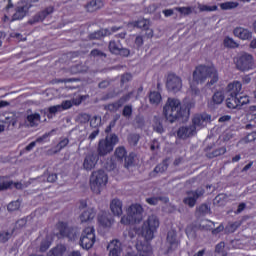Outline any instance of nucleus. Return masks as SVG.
<instances>
[{"mask_svg": "<svg viewBox=\"0 0 256 256\" xmlns=\"http://www.w3.org/2000/svg\"><path fill=\"white\" fill-rule=\"evenodd\" d=\"M108 49L113 55H119V51L121 48H119V45L117 44V42H115V40H111L109 42Z\"/></svg>", "mask_w": 256, "mask_h": 256, "instance_id": "41", "label": "nucleus"}, {"mask_svg": "<svg viewBox=\"0 0 256 256\" xmlns=\"http://www.w3.org/2000/svg\"><path fill=\"white\" fill-rule=\"evenodd\" d=\"M98 161H99V155L93 154V153L87 154L84 158L83 168L85 169V171H93Z\"/></svg>", "mask_w": 256, "mask_h": 256, "instance_id": "18", "label": "nucleus"}, {"mask_svg": "<svg viewBox=\"0 0 256 256\" xmlns=\"http://www.w3.org/2000/svg\"><path fill=\"white\" fill-rule=\"evenodd\" d=\"M124 167H126V169H129L130 167H133L134 163H135V154L130 153L128 156H126L124 158Z\"/></svg>", "mask_w": 256, "mask_h": 256, "instance_id": "40", "label": "nucleus"}, {"mask_svg": "<svg viewBox=\"0 0 256 256\" xmlns=\"http://www.w3.org/2000/svg\"><path fill=\"white\" fill-rule=\"evenodd\" d=\"M122 115L126 119H131V117L133 116V105L131 104L125 105L122 110Z\"/></svg>", "mask_w": 256, "mask_h": 256, "instance_id": "38", "label": "nucleus"}, {"mask_svg": "<svg viewBox=\"0 0 256 256\" xmlns=\"http://www.w3.org/2000/svg\"><path fill=\"white\" fill-rule=\"evenodd\" d=\"M166 243H168L167 253L177 251L181 242L177 239V231L169 230L167 233Z\"/></svg>", "mask_w": 256, "mask_h": 256, "instance_id": "16", "label": "nucleus"}, {"mask_svg": "<svg viewBox=\"0 0 256 256\" xmlns=\"http://www.w3.org/2000/svg\"><path fill=\"white\" fill-rule=\"evenodd\" d=\"M154 131H156V133H164L165 129L163 128V124L158 123L154 126Z\"/></svg>", "mask_w": 256, "mask_h": 256, "instance_id": "62", "label": "nucleus"}, {"mask_svg": "<svg viewBox=\"0 0 256 256\" xmlns=\"http://www.w3.org/2000/svg\"><path fill=\"white\" fill-rule=\"evenodd\" d=\"M211 121V115L207 113L196 114L192 118V127H195V132L197 133V128L203 129L207 126V123Z\"/></svg>", "mask_w": 256, "mask_h": 256, "instance_id": "14", "label": "nucleus"}, {"mask_svg": "<svg viewBox=\"0 0 256 256\" xmlns=\"http://www.w3.org/2000/svg\"><path fill=\"white\" fill-rule=\"evenodd\" d=\"M95 215H97V212L93 208H88L80 215V221L81 223H88V221H93L95 219Z\"/></svg>", "mask_w": 256, "mask_h": 256, "instance_id": "24", "label": "nucleus"}, {"mask_svg": "<svg viewBox=\"0 0 256 256\" xmlns=\"http://www.w3.org/2000/svg\"><path fill=\"white\" fill-rule=\"evenodd\" d=\"M223 201H225V195L219 194L215 197V202L217 203V205H223Z\"/></svg>", "mask_w": 256, "mask_h": 256, "instance_id": "60", "label": "nucleus"}, {"mask_svg": "<svg viewBox=\"0 0 256 256\" xmlns=\"http://www.w3.org/2000/svg\"><path fill=\"white\" fill-rule=\"evenodd\" d=\"M19 207H21V203H19V201H13L8 204L7 209L8 211L13 212L18 211Z\"/></svg>", "mask_w": 256, "mask_h": 256, "instance_id": "48", "label": "nucleus"}, {"mask_svg": "<svg viewBox=\"0 0 256 256\" xmlns=\"http://www.w3.org/2000/svg\"><path fill=\"white\" fill-rule=\"evenodd\" d=\"M133 79V75H131V73H125L121 76V80H120V85L121 87H123V85H125V83H129V81H131Z\"/></svg>", "mask_w": 256, "mask_h": 256, "instance_id": "47", "label": "nucleus"}, {"mask_svg": "<svg viewBox=\"0 0 256 256\" xmlns=\"http://www.w3.org/2000/svg\"><path fill=\"white\" fill-rule=\"evenodd\" d=\"M89 97L88 95H80L72 100L73 105H81Z\"/></svg>", "mask_w": 256, "mask_h": 256, "instance_id": "52", "label": "nucleus"}, {"mask_svg": "<svg viewBox=\"0 0 256 256\" xmlns=\"http://www.w3.org/2000/svg\"><path fill=\"white\" fill-rule=\"evenodd\" d=\"M198 9L201 13H203L205 11H207V12L217 11V5L207 6L205 4H198Z\"/></svg>", "mask_w": 256, "mask_h": 256, "instance_id": "44", "label": "nucleus"}, {"mask_svg": "<svg viewBox=\"0 0 256 256\" xmlns=\"http://www.w3.org/2000/svg\"><path fill=\"white\" fill-rule=\"evenodd\" d=\"M119 143V136L117 134H111L104 139H100L97 148L98 157H105L109 153L113 152L115 145Z\"/></svg>", "mask_w": 256, "mask_h": 256, "instance_id": "8", "label": "nucleus"}, {"mask_svg": "<svg viewBox=\"0 0 256 256\" xmlns=\"http://www.w3.org/2000/svg\"><path fill=\"white\" fill-rule=\"evenodd\" d=\"M209 211H211V208H209V205L207 204H201L198 208V213H200L201 215H207Z\"/></svg>", "mask_w": 256, "mask_h": 256, "instance_id": "51", "label": "nucleus"}, {"mask_svg": "<svg viewBox=\"0 0 256 256\" xmlns=\"http://www.w3.org/2000/svg\"><path fill=\"white\" fill-rule=\"evenodd\" d=\"M110 209L113 215H116V217H121V215H123V202L117 198H114L110 203Z\"/></svg>", "mask_w": 256, "mask_h": 256, "instance_id": "22", "label": "nucleus"}, {"mask_svg": "<svg viewBox=\"0 0 256 256\" xmlns=\"http://www.w3.org/2000/svg\"><path fill=\"white\" fill-rule=\"evenodd\" d=\"M212 101L216 105H221V103L225 101V93H223L222 91L215 92L214 95L212 96Z\"/></svg>", "mask_w": 256, "mask_h": 256, "instance_id": "34", "label": "nucleus"}, {"mask_svg": "<svg viewBox=\"0 0 256 256\" xmlns=\"http://www.w3.org/2000/svg\"><path fill=\"white\" fill-rule=\"evenodd\" d=\"M131 97H133V91L124 94L117 101L105 105L104 109L105 111H109V113H117L125 103H129V101H131Z\"/></svg>", "mask_w": 256, "mask_h": 256, "instance_id": "12", "label": "nucleus"}, {"mask_svg": "<svg viewBox=\"0 0 256 256\" xmlns=\"http://www.w3.org/2000/svg\"><path fill=\"white\" fill-rule=\"evenodd\" d=\"M134 25L139 29H144V31H147V29H149V25H147V20H138L135 22Z\"/></svg>", "mask_w": 256, "mask_h": 256, "instance_id": "49", "label": "nucleus"}, {"mask_svg": "<svg viewBox=\"0 0 256 256\" xmlns=\"http://www.w3.org/2000/svg\"><path fill=\"white\" fill-rule=\"evenodd\" d=\"M166 89L171 93H179L183 89V80L175 73H169L166 78Z\"/></svg>", "mask_w": 256, "mask_h": 256, "instance_id": "11", "label": "nucleus"}, {"mask_svg": "<svg viewBox=\"0 0 256 256\" xmlns=\"http://www.w3.org/2000/svg\"><path fill=\"white\" fill-rule=\"evenodd\" d=\"M109 181V177L107 176V173H105V170H98L92 172L90 176V188L91 191L94 192L96 195L101 194V190L105 185H107Z\"/></svg>", "mask_w": 256, "mask_h": 256, "instance_id": "7", "label": "nucleus"}, {"mask_svg": "<svg viewBox=\"0 0 256 256\" xmlns=\"http://www.w3.org/2000/svg\"><path fill=\"white\" fill-rule=\"evenodd\" d=\"M108 249H110L109 256H121V253H123V247L119 240H112Z\"/></svg>", "mask_w": 256, "mask_h": 256, "instance_id": "21", "label": "nucleus"}, {"mask_svg": "<svg viewBox=\"0 0 256 256\" xmlns=\"http://www.w3.org/2000/svg\"><path fill=\"white\" fill-rule=\"evenodd\" d=\"M47 181L48 183H55V181H57V174L55 173L49 174L47 177Z\"/></svg>", "mask_w": 256, "mask_h": 256, "instance_id": "63", "label": "nucleus"}, {"mask_svg": "<svg viewBox=\"0 0 256 256\" xmlns=\"http://www.w3.org/2000/svg\"><path fill=\"white\" fill-rule=\"evenodd\" d=\"M67 252V247L63 244H58L48 252V256H63Z\"/></svg>", "mask_w": 256, "mask_h": 256, "instance_id": "27", "label": "nucleus"}, {"mask_svg": "<svg viewBox=\"0 0 256 256\" xmlns=\"http://www.w3.org/2000/svg\"><path fill=\"white\" fill-rule=\"evenodd\" d=\"M130 141L134 143V145H137L139 143V134H132L130 136Z\"/></svg>", "mask_w": 256, "mask_h": 256, "instance_id": "64", "label": "nucleus"}, {"mask_svg": "<svg viewBox=\"0 0 256 256\" xmlns=\"http://www.w3.org/2000/svg\"><path fill=\"white\" fill-rule=\"evenodd\" d=\"M167 169H169V164L167 163V160H163L152 172H150L149 177H157V174L165 173Z\"/></svg>", "mask_w": 256, "mask_h": 256, "instance_id": "25", "label": "nucleus"}, {"mask_svg": "<svg viewBox=\"0 0 256 256\" xmlns=\"http://www.w3.org/2000/svg\"><path fill=\"white\" fill-rule=\"evenodd\" d=\"M214 256H225V241H222L216 245Z\"/></svg>", "mask_w": 256, "mask_h": 256, "instance_id": "35", "label": "nucleus"}, {"mask_svg": "<svg viewBox=\"0 0 256 256\" xmlns=\"http://www.w3.org/2000/svg\"><path fill=\"white\" fill-rule=\"evenodd\" d=\"M161 149V144L159 143V140L153 139L151 141L150 150L151 151H159Z\"/></svg>", "mask_w": 256, "mask_h": 256, "instance_id": "53", "label": "nucleus"}, {"mask_svg": "<svg viewBox=\"0 0 256 256\" xmlns=\"http://www.w3.org/2000/svg\"><path fill=\"white\" fill-rule=\"evenodd\" d=\"M143 221V206L141 204H132L127 209V215L122 216L120 223L122 225H136Z\"/></svg>", "mask_w": 256, "mask_h": 256, "instance_id": "5", "label": "nucleus"}, {"mask_svg": "<svg viewBox=\"0 0 256 256\" xmlns=\"http://www.w3.org/2000/svg\"><path fill=\"white\" fill-rule=\"evenodd\" d=\"M54 237H57V239L75 241V239H77V228L69 226L67 222L58 221L54 228Z\"/></svg>", "mask_w": 256, "mask_h": 256, "instance_id": "6", "label": "nucleus"}, {"mask_svg": "<svg viewBox=\"0 0 256 256\" xmlns=\"http://www.w3.org/2000/svg\"><path fill=\"white\" fill-rule=\"evenodd\" d=\"M161 93L158 91H152L149 94V101L151 105H159L162 101Z\"/></svg>", "mask_w": 256, "mask_h": 256, "instance_id": "29", "label": "nucleus"}, {"mask_svg": "<svg viewBox=\"0 0 256 256\" xmlns=\"http://www.w3.org/2000/svg\"><path fill=\"white\" fill-rule=\"evenodd\" d=\"M61 111H67V109H71L73 107V102L71 100H65L60 105Z\"/></svg>", "mask_w": 256, "mask_h": 256, "instance_id": "54", "label": "nucleus"}, {"mask_svg": "<svg viewBox=\"0 0 256 256\" xmlns=\"http://www.w3.org/2000/svg\"><path fill=\"white\" fill-rule=\"evenodd\" d=\"M225 154V148H220L219 150H215L214 152H212L209 157L210 159H212V157H219V155H223Z\"/></svg>", "mask_w": 256, "mask_h": 256, "instance_id": "58", "label": "nucleus"}, {"mask_svg": "<svg viewBox=\"0 0 256 256\" xmlns=\"http://www.w3.org/2000/svg\"><path fill=\"white\" fill-rule=\"evenodd\" d=\"M13 233H15V230L9 231H2L0 233V243H7L11 237H13Z\"/></svg>", "mask_w": 256, "mask_h": 256, "instance_id": "37", "label": "nucleus"}, {"mask_svg": "<svg viewBox=\"0 0 256 256\" xmlns=\"http://www.w3.org/2000/svg\"><path fill=\"white\" fill-rule=\"evenodd\" d=\"M159 229V218L155 215H151L148 219L143 223L141 228L134 227L130 229L128 235L131 239L138 235L139 237H144L145 241H137L136 249L138 253L135 256H151L153 255V248L149 241L155 237V233Z\"/></svg>", "mask_w": 256, "mask_h": 256, "instance_id": "1", "label": "nucleus"}, {"mask_svg": "<svg viewBox=\"0 0 256 256\" xmlns=\"http://www.w3.org/2000/svg\"><path fill=\"white\" fill-rule=\"evenodd\" d=\"M69 145V138H64L59 141V143L56 145V153H59L62 149H65Z\"/></svg>", "mask_w": 256, "mask_h": 256, "instance_id": "46", "label": "nucleus"}, {"mask_svg": "<svg viewBox=\"0 0 256 256\" xmlns=\"http://www.w3.org/2000/svg\"><path fill=\"white\" fill-rule=\"evenodd\" d=\"M194 83H205L208 79L210 81L207 82L206 87L211 88L215 83L219 81V72L215 65L211 64L209 66L200 64L196 66L195 70L192 74Z\"/></svg>", "mask_w": 256, "mask_h": 256, "instance_id": "2", "label": "nucleus"}, {"mask_svg": "<svg viewBox=\"0 0 256 256\" xmlns=\"http://www.w3.org/2000/svg\"><path fill=\"white\" fill-rule=\"evenodd\" d=\"M109 35V30L104 29V30H98L93 33L89 34V39L95 40V39H103V37H107Z\"/></svg>", "mask_w": 256, "mask_h": 256, "instance_id": "30", "label": "nucleus"}, {"mask_svg": "<svg viewBox=\"0 0 256 256\" xmlns=\"http://www.w3.org/2000/svg\"><path fill=\"white\" fill-rule=\"evenodd\" d=\"M134 43L137 49H141V46L144 45L145 43V41L143 40V36L141 35L136 36Z\"/></svg>", "mask_w": 256, "mask_h": 256, "instance_id": "55", "label": "nucleus"}, {"mask_svg": "<svg viewBox=\"0 0 256 256\" xmlns=\"http://www.w3.org/2000/svg\"><path fill=\"white\" fill-rule=\"evenodd\" d=\"M101 125V119H99L97 116H94L91 120H90V126L94 127L95 129H97V127Z\"/></svg>", "mask_w": 256, "mask_h": 256, "instance_id": "56", "label": "nucleus"}, {"mask_svg": "<svg viewBox=\"0 0 256 256\" xmlns=\"http://www.w3.org/2000/svg\"><path fill=\"white\" fill-rule=\"evenodd\" d=\"M90 57H93L94 59H107V54L99 49H93L90 52Z\"/></svg>", "mask_w": 256, "mask_h": 256, "instance_id": "36", "label": "nucleus"}, {"mask_svg": "<svg viewBox=\"0 0 256 256\" xmlns=\"http://www.w3.org/2000/svg\"><path fill=\"white\" fill-rule=\"evenodd\" d=\"M114 155L116 159H118V161H123V159L127 157V150L125 149V147L120 146L116 148Z\"/></svg>", "mask_w": 256, "mask_h": 256, "instance_id": "33", "label": "nucleus"}, {"mask_svg": "<svg viewBox=\"0 0 256 256\" xmlns=\"http://www.w3.org/2000/svg\"><path fill=\"white\" fill-rule=\"evenodd\" d=\"M113 219L107 217V213L106 212H102L101 214L98 215V223L100 225V227H111V225H113Z\"/></svg>", "mask_w": 256, "mask_h": 256, "instance_id": "26", "label": "nucleus"}, {"mask_svg": "<svg viewBox=\"0 0 256 256\" xmlns=\"http://www.w3.org/2000/svg\"><path fill=\"white\" fill-rule=\"evenodd\" d=\"M97 241V237L95 236V227H86L81 234L80 237V246L82 249H92L93 245Z\"/></svg>", "mask_w": 256, "mask_h": 256, "instance_id": "10", "label": "nucleus"}, {"mask_svg": "<svg viewBox=\"0 0 256 256\" xmlns=\"http://www.w3.org/2000/svg\"><path fill=\"white\" fill-rule=\"evenodd\" d=\"M61 111V105H56V106H51L48 108V114L47 117L48 119H51L55 113H59Z\"/></svg>", "mask_w": 256, "mask_h": 256, "instance_id": "45", "label": "nucleus"}, {"mask_svg": "<svg viewBox=\"0 0 256 256\" xmlns=\"http://www.w3.org/2000/svg\"><path fill=\"white\" fill-rule=\"evenodd\" d=\"M234 63L239 71H251L255 69V59L249 53L238 54L234 58Z\"/></svg>", "mask_w": 256, "mask_h": 256, "instance_id": "9", "label": "nucleus"}, {"mask_svg": "<svg viewBox=\"0 0 256 256\" xmlns=\"http://www.w3.org/2000/svg\"><path fill=\"white\" fill-rule=\"evenodd\" d=\"M187 110L181 106V101L176 98H168L163 107V115L169 123H175L177 119H183Z\"/></svg>", "mask_w": 256, "mask_h": 256, "instance_id": "3", "label": "nucleus"}, {"mask_svg": "<svg viewBox=\"0 0 256 256\" xmlns=\"http://www.w3.org/2000/svg\"><path fill=\"white\" fill-rule=\"evenodd\" d=\"M118 55L121 57H129V55H131V50L127 48H120Z\"/></svg>", "mask_w": 256, "mask_h": 256, "instance_id": "57", "label": "nucleus"}, {"mask_svg": "<svg viewBox=\"0 0 256 256\" xmlns=\"http://www.w3.org/2000/svg\"><path fill=\"white\" fill-rule=\"evenodd\" d=\"M49 137V133H46L40 137H38L36 139V141L31 142L30 144H28L25 148L26 151H31L34 149V147L37 145V143H43V141H45V139H47Z\"/></svg>", "mask_w": 256, "mask_h": 256, "instance_id": "32", "label": "nucleus"}, {"mask_svg": "<svg viewBox=\"0 0 256 256\" xmlns=\"http://www.w3.org/2000/svg\"><path fill=\"white\" fill-rule=\"evenodd\" d=\"M51 245H53V239L49 236H46V238L41 241L39 248L40 253H45L46 251H48Z\"/></svg>", "mask_w": 256, "mask_h": 256, "instance_id": "28", "label": "nucleus"}, {"mask_svg": "<svg viewBox=\"0 0 256 256\" xmlns=\"http://www.w3.org/2000/svg\"><path fill=\"white\" fill-rule=\"evenodd\" d=\"M104 5L102 0H92L86 4L85 9L88 13H95V11L102 9Z\"/></svg>", "mask_w": 256, "mask_h": 256, "instance_id": "23", "label": "nucleus"}, {"mask_svg": "<svg viewBox=\"0 0 256 256\" xmlns=\"http://www.w3.org/2000/svg\"><path fill=\"white\" fill-rule=\"evenodd\" d=\"M159 201H163V197L146 198V203H148V205H158Z\"/></svg>", "mask_w": 256, "mask_h": 256, "instance_id": "50", "label": "nucleus"}, {"mask_svg": "<svg viewBox=\"0 0 256 256\" xmlns=\"http://www.w3.org/2000/svg\"><path fill=\"white\" fill-rule=\"evenodd\" d=\"M195 126H182L177 130L178 139H189L195 135Z\"/></svg>", "mask_w": 256, "mask_h": 256, "instance_id": "19", "label": "nucleus"}, {"mask_svg": "<svg viewBox=\"0 0 256 256\" xmlns=\"http://www.w3.org/2000/svg\"><path fill=\"white\" fill-rule=\"evenodd\" d=\"M241 89V82H233L227 86L230 98L226 100V105L229 109H236V107H241V105H247L249 103V96L239 95Z\"/></svg>", "mask_w": 256, "mask_h": 256, "instance_id": "4", "label": "nucleus"}, {"mask_svg": "<svg viewBox=\"0 0 256 256\" xmlns=\"http://www.w3.org/2000/svg\"><path fill=\"white\" fill-rule=\"evenodd\" d=\"M53 11H55V8L49 6L44 10L38 12L28 21L29 25H35V23H43V21H45V19H47V17H49V15L53 13Z\"/></svg>", "mask_w": 256, "mask_h": 256, "instance_id": "17", "label": "nucleus"}, {"mask_svg": "<svg viewBox=\"0 0 256 256\" xmlns=\"http://www.w3.org/2000/svg\"><path fill=\"white\" fill-rule=\"evenodd\" d=\"M234 35L235 37H238V39H241L242 41H249V39L253 37V32L243 27H237L234 29Z\"/></svg>", "mask_w": 256, "mask_h": 256, "instance_id": "20", "label": "nucleus"}, {"mask_svg": "<svg viewBox=\"0 0 256 256\" xmlns=\"http://www.w3.org/2000/svg\"><path fill=\"white\" fill-rule=\"evenodd\" d=\"M27 121L30 123L31 127H33L35 125V121H41V114H30L27 116Z\"/></svg>", "mask_w": 256, "mask_h": 256, "instance_id": "43", "label": "nucleus"}, {"mask_svg": "<svg viewBox=\"0 0 256 256\" xmlns=\"http://www.w3.org/2000/svg\"><path fill=\"white\" fill-rule=\"evenodd\" d=\"M31 9L29 3L23 1L18 3V6L15 8V13L12 15L11 21H21Z\"/></svg>", "mask_w": 256, "mask_h": 256, "instance_id": "15", "label": "nucleus"}, {"mask_svg": "<svg viewBox=\"0 0 256 256\" xmlns=\"http://www.w3.org/2000/svg\"><path fill=\"white\" fill-rule=\"evenodd\" d=\"M225 45H226V47H237V43H235V41H233V39L227 38V37L225 39Z\"/></svg>", "mask_w": 256, "mask_h": 256, "instance_id": "61", "label": "nucleus"}, {"mask_svg": "<svg viewBox=\"0 0 256 256\" xmlns=\"http://www.w3.org/2000/svg\"><path fill=\"white\" fill-rule=\"evenodd\" d=\"M97 135H99V128H96L91 132V134L88 137L89 141H95V139H97Z\"/></svg>", "mask_w": 256, "mask_h": 256, "instance_id": "59", "label": "nucleus"}, {"mask_svg": "<svg viewBox=\"0 0 256 256\" xmlns=\"http://www.w3.org/2000/svg\"><path fill=\"white\" fill-rule=\"evenodd\" d=\"M13 187V181H7V176H0V191H7Z\"/></svg>", "mask_w": 256, "mask_h": 256, "instance_id": "31", "label": "nucleus"}, {"mask_svg": "<svg viewBox=\"0 0 256 256\" xmlns=\"http://www.w3.org/2000/svg\"><path fill=\"white\" fill-rule=\"evenodd\" d=\"M185 233L189 239H193V237H197V232L195 231V225L190 224L186 227Z\"/></svg>", "mask_w": 256, "mask_h": 256, "instance_id": "42", "label": "nucleus"}, {"mask_svg": "<svg viewBox=\"0 0 256 256\" xmlns=\"http://www.w3.org/2000/svg\"><path fill=\"white\" fill-rule=\"evenodd\" d=\"M188 197L183 199L184 205H188V207H195L197 205V199L199 197H203L205 195V189L198 188L196 190H191L187 192Z\"/></svg>", "mask_w": 256, "mask_h": 256, "instance_id": "13", "label": "nucleus"}, {"mask_svg": "<svg viewBox=\"0 0 256 256\" xmlns=\"http://www.w3.org/2000/svg\"><path fill=\"white\" fill-rule=\"evenodd\" d=\"M174 11H178V13L180 15H191V13H193V8L191 6H187V7H175Z\"/></svg>", "mask_w": 256, "mask_h": 256, "instance_id": "39", "label": "nucleus"}]
</instances>
